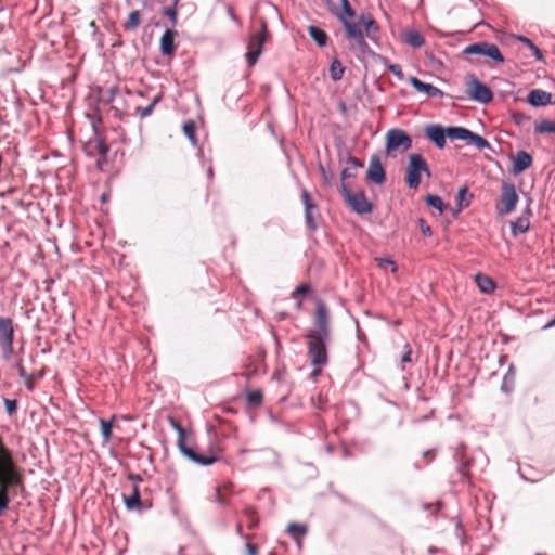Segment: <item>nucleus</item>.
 I'll return each instance as SVG.
<instances>
[{"label": "nucleus", "instance_id": "52", "mask_svg": "<svg viewBox=\"0 0 555 555\" xmlns=\"http://www.w3.org/2000/svg\"><path fill=\"white\" fill-rule=\"evenodd\" d=\"M17 371H18L20 376H22V377L26 376V371H25V369H24L22 363L17 364Z\"/></svg>", "mask_w": 555, "mask_h": 555}, {"label": "nucleus", "instance_id": "12", "mask_svg": "<svg viewBox=\"0 0 555 555\" xmlns=\"http://www.w3.org/2000/svg\"><path fill=\"white\" fill-rule=\"evenodd\" d=\"M465 54H480L485 55L491 60H493L496 63H503L504 57L499 50L498 46L494 43L489 42H479V43H473L465 48L464 50Z\"/></svg>", "mask_w": 555, "mask_h": 555}, {"label": "nucleus", "instance_id": "54", "mask_svg": "<svg viewBox=\"0 0 555 555\" xmlns=\"http://www.w3.org/2000/svg\"><path fill=\"white\" fill-rule=\"evenodd\" d=\"M554 325H555V318H554L552 321H550V322L544 326V328H551V327H553Z\"/></svg>", "mask_w": 555, "mask_h": 555}, {"label": "nucleus", "instance_id": "6", "mask_svg": "<svg viewBox=\"0 0 555 555\" xmlns=\"http://www.w3.org/2000/svg\"><path fill=\"white\" fill-rule=\"evenodd\" d=\"M412 147V139L402 129H391L386 134V153L396 157Z\"/></svg>", "mask_w": 555, "mask_h": 555}, {"label": "nucleus", "instance_id": "41", "mask_svg": "<svg viewBox=\"0 0 555 555\" xmlns=\"http://www.w3.org/2000/svg\"><path fill=\"white\" fill-rule=\"evenodd\" d=\"M310 291L311 287L308 284H301L294 289V292L292 293V297L295 299L299 296H305L309 294Z\"/></svg>", "mask_w": 555, "mask_h": 555}, {"label": "nucleus", "instance_id": "55", "mask_svg": "<svg viewBox=\"0 0 555 555\" xmlns=\"http://www.w3.org/2000/svg\"><path fill=\"white\" fill-rule=\"evenodd\" d=\"M179 2L180 0H172V4L169 8H175L178 10Z\"/></svg>", "mask_w": 555, "mask_h": 555}, {"label": "nucleus", "instance_id": "46", "mask_svg": "<svg viewBox=\"0 0 555 555\" xmlns=\"http://www.w3.org/2000/svg\"><path fill=\"white\" fill-rule=\"evenodd\" d=\"M418 223L421 225V232L424 236H431L433 232L430 227L424 221V219H420Z\"/></svg>", "mask_w": 555, "mask_h": 555}, {"label": "nucleus", "instance_id": "44", "mask_svg": "<svg viewBox=\"0 0 555 555\" xmlns=\"http://www.w3.org/2000/svg\"><path fill=\"white\" fill-rule=\"evenodd\" d=\"M376 261L378 263V267H380L383 269H387L388 267H390L392 272L397 271V264L390 259L379 258V259H376Z\"/></svg>", "mask_w": 555, "mask_h": 555}, {"label": "nucleus", "instance_id": "2", "mask_svg": "<svg viewBox=\"0 0 555 555\" xmlns=\"http://www.w3.org/2000/svg\"><path fill=\"white\" fill-rule=\"evenodd\" d=\"M305 338L307 343V354L311 365L314 367L312 375L317 376L320 374L322 367L327 364L328 357L326 341L330 339V337L307 333Z\"/></svg>", "mask_w": 555, "mask_h": 555}, {"label": "nucleus", "instance_id": "14", "mask_svg": "<svg viewBox=\"0 0 555 555\" xmlns=\"http://www.w3.org/2000/svg\"><path fill=\"white\" fill-rule=\"evenodd\" d=\"M366 178L376 184L385 182L386 173L378 155L371 156Z\"/></svg>", "mask_w": 555, "mask_h": 555}, {"label": "nucleus", "instance_id": "7", "mask_svg": "<svg viewBox=\"0 0 555 555\" xmlns=\"http://www.w3.org/2000/svg\"><path fill=\"white\" fill-rule=\"evenodd\" d=\"M519 196L513 183L504 182L501 186V196L496 204V212L500 216L512 212L518 203Z\"/></svg>", "mask_w": 555, "mask_h": 555}, {"label": "nucleus", "instance_id": "51", "mask_svg": "<svg viewBox=\"0 0 555 555\" xmlns=\"http://www.w3.org/2000/svg\"><path fill=\"white\" fill-rule=\"evenodd\" d=\"M215 494H216V500L219 502V503H224V499L221 494V491L219 488L216 489L215 491Z\"/></svg>", "mask_w": 555, "mask_h": 555}, {"label": "nucleus", "instance_id": "45", "mask_svg": "<svg viewBox=\"0 0 555 555\" xmlns=\"http://www.w3.org/2000/svg\"><path fill=\"white\" fill-rule=\"evenodd\" d=\"M389 72H391L399 80H402L404 78V74L402 70V67L399 64H389L388 65Z\"/></svg>", "mask_w": 555, "mask_h": 555}, {"label": "nucleus", "instance_id": "43", "mask_svg": "<svg viewBox=\"0 0 555 555\" xmlns=\"http://www.w3.org/2000/svg\"><path fill=\"white\" fill-rule=\"evenodd\" d=\"M5 411L9 415H13L17 410V401L11 399H4Z\"/></svg>", "mask_w": 555, "mask_h": 555}, {"label": "nucleus", "instance_id": "28", "mask_svg": "<svg viewBox=\"0 0 555 555\" xmlns=\"http://www.w3.org/2000/svg\"><path fill=\"white\" fill-rule=\"evenodd\" d=\"M141 23V14L138 10L130 12L126 23L124 24L125 30H134Z\"/></svg>", "mask_w": 555, "mask_h": 555}, {"label": "nucleus", "instance_id": "13", "mask_svg": "<svg viewBox=\"0 0 555 555\" xmlns=\"http://www.w3.org/2000/svg\"><path fill=\"white\" fill-rule=\"evenodd\" d=\"M13 325L10 318H0V345L5 359L13 352Z\"/></svg>", "mask_w": 555, "mask_h": 555}, {"label": "nucleus", "instance_id": "9", "mask_svg": "<svg viewBox=\"0 0 555 555\" xmlns=\"http://www.w3.org/2000/svg\"><path fill=\"white\" fill-rule=\"evenodd\" d=\"M466 93L469 99L481 104H488L493 99V93L490 88L481 83L474 76H470L466 81Z\"/></svg>", "mask_w": 555, "mask_h": 555}, {"label": "nucleus", "instance_id": "48", "mask_svg": "<svg viewBox=\"0 0 555 555\" xmlns=\"http://www.w3.org/2000/svg\"><path fill=\"white\" fill-rule=\"evenodd\" d=\"M246 553L247 555H258V547L256 544L246 543Z\"/></svg>", "mask_w": 555, "mask_h": 555}, {"label": "nucleus", "instance_id": "57", "mask_svg": "<svg viewBox=\"0 0 555 555\" xmlns=\"http://www.w3.org/2000/svg\"><path fill=\"white\" fill-rule=\"evenodd\" d=\"M424 455L430 459L433 457V454L430 452H426Z\"/></svg>", "mask_w": 555, "mask_h": 555}, {"label": "nucleus", "instance_id": "5", "mask_svg": "<svg viewBox=\"0 0 555 555\" xmlns=\"http://www.w3.org/2000/svg\"><path fill=\"white\" fill-rule=\"evenodd\" d=\"M421 173L430 177V170L426 160L420 154H410L405 169V181L410 189H417L421 184Z\"/></svg>", "mask_w": 555, "mask_h": 555}, {"label": "nucleus", "instance_id": "37", "mask_svg": "<svg viewBox=\"0 0 555 555\" xmlns=\"http://www.w3.org/2000/svg\"><path fill=\"white\" fill-rule=\"evenodd\" d=\"M518 39L531 50L538 60H543L542 51L529 38L519 36Z\"/></svg>", "mask_w": 555, "mask_h": 555}, {"label": "nucleus", "instance_id": "42", "mask_svg": "<svg viewBox=\"0 0 555 555\" xmlns=\"http://www.w3.org/2000/svg\"><path fill=\"white\" fill-rule=\"evenodd\" d=\"M300 196L305 208L317 209V205L312 203L310 194L307 190H302Z\"/></svg>", "mask_w": 555, "mask_h": 555}, {"label": "nucleus", "instance_id": "29", "mask_svg": "<svg viewBox=\"0 0 555 555\" xmlns=\"http://www.w3.org/2000/svg\"><path fill=\"white\" fill-rule=\"evenodd\" d=\"M262 364V358L259 356L249 357L248 358V364L247 369L248 372L246 373V376L250 378L253 375L258 374L260 366Z\"/></svg>", "mask_w": 555, "mask_h": 555}, {"label": "nucleus", "instance_id": "21", "mask_svg": "<svg viewBox=\"0 0 555 555\" xmlns=\"http://www.w3.org/2000/svg\"><path fill=\"white\" fill-rule=\"evenodd\" d=\"M124 502L129 511H141L143 508L139 486L137 483H132L130 494L124 495Z\"/></svg>", "mask_w": 555, "mask_h": 555}, {"label": "nucleus", "instance_id": "40", "mask_svg": "<svg viewBox=\"0 0 555 555\" xmlns=\"http://www.w3.org/2000/svg\"><path fill=\"white\" fill-rule=\"evenodd\" d=\"M163 14L170 20L172 26H175L177 24V18H178V10L177 9L166 7L163 9Z\"/></svg>", "mask_w": 555, "mask_h": 555}, {"label": "nucleus", "instance_id": "18", "mask_svg": "<svg viewBox=\"0 0 555 555\" xmlns=\"http://www.w3.org/2000/svg\"><path fill=\"white\" fill-rule=\"evenodd\" d=\"M409 81L413 86L414 89H416L418 92H423V93L427 94L430 98H442L443 96V92L439 88H437L430 83L423 82L422 80H420L416 77H410Z\"/></svg>", "mask_w": 555, "mask_h": 555}, {"label": "nucleus", "instance_id": "53", "mask_svg": "<svg viewBox=\"0 0 555 555\" xmlns=\"http://www.w3.org/2000/svg\"><path fill=\"white\" fill-rule=\"evenodd\" d=\"M526 116L524 114H516L514 119L516 122L520 124L522 119H525Z\"/></svg>", "mask_w": 555, "mask_h": 555}, {"label": "nucleus", "instance_id": "31", "mask_svg": "<svg viewBox=\"0 0 555 555\" xmlns=\"http://www.w3.org/2000/svg\"><path fill=\"white\" fill-rule=\"evenodd\" d=\"M535 133L543 134V133H555V121L550 120H541L540 122L535 124L534 127Z\"/></svg>", "mask_w": 555, "mask_h": 555}, {"label": "nucleus", "instance_id": "8", "mask_svg": "<svg viewBox=\"0 0 555 555\" xmlns=\"http://www.w3.org/2000/svg\"><path fill=\"white\" fill-rule=\"evenodd\" d=\"M314 328L308 333L319 334L323 337L331 336L330 321H328V309L324 301L318 300L315 305V311L313 315Z\"/></svg>", "mask_w": 555, "mask_h": 555}, {"label": "nucleus", "instance_id": "11", "mask_svg": "<svg viewBox=\"0 0 555 555\" xmlns=\"http://www.w3.org/2000/svg\"><path fill=\"white\" fill-rule=\"evenodd\" d=\"M448 138L451 140L466 141L467 143L476 146L479 150L489 147V143L485 138L463 127H454L449 129Z\"/></svg>", "mask_w": 555, "mask_h": 555}, {"label": "nucleus", "instance_id": "32", "mask_svg": "<svg viewBox=\"0 0 555 555\" xmlns=\"http://www.w3.org/2000/svg\"><path fill=\"white\" fill-rule=\"evenodd\" d=\"M246 400L250 406L257 408L262 403L263 392L260 389L249 391L246 396Z\"/></svg>", "mask_w": 555, "mask_h": 555}, {"label": "nucleus", "instance_id": "50", "mask_svg": "<svg viewBox=\"0 0 555 555\" xmlns=\"http://www.w3.org/2000/svg\"><path fill=\"white\" fill-rule=\"evenodd\" d=\"M128 479L131 480L133 483H137L139 486V482H142V477L138 474H129Z\"/></svg>", "mask_w": 555, "mask_h": 555}, {"label": "nucleus", "instance_id": "39", "mask_svg": "<svg viewBox=\"0 0 555 555\" xmlns=\"http://www.w3.org/2000/svg\"><path fill=\"white\" fill-rule=\"evenodd\" d=\"M468 195V190L466 188H461L457 192V202L459 207L462 209L463 207H467L469 205V201L466 199V196Z\"/></svg>", "mask_w": 555, "mask_h": 555}, {"label": "nucleus", "instance_id": "36", "mask_svg": "<svg viewBox=\"0 0 555 555\" xmlns=\"http://www.w3.org/2000/svg\"><path fill=\"white\" fill-rule=\"evenodd\" d=\"M425 202L427 203V205H429L433 208L439 210L440 212L443 211L444 204H443L442 199L438 195L428 194L425 197Z\"/></svg>", "mask_w": 555, "mask_h": 555}, {"label": "nucleus", "instance_id": "25", "mask_svg": "<svg viewBox=\"0 0 555 555\" xmlns=\"http://www.w3.org/2000/svg\"><path fill=\"white\" fill-rule=\"evenodd\" d=\"M116 416L113 415L109 420L100 418L101 435L104 443H108L112 439V430Z\"/></svg>", "mask_w": 555, "mask_h": 555}, {"label": "nucleus", "instance_id": "17", "mask_svg": "<svg viewBox=\"0 0 555 555\" xmlns=\"http://www.w3.org/2000/svg\"><path fill=\"white\" fill-rule=\"evenodd\" d=\"M552 98V93L545 90L533 89L529 92L527 102L534 107H541L551 104Z\"/></svg>", "mask_w": 555, "mask_h": 555}, {"label": "nucleus", "instance_id": "20", "mask_svg": "<svg viewBox=\"0 0 555 555\" xmlns=\"http://www.w3.org/2000/svg\"><path fill=\"white\" fill-rule=\"evenodd\" d=\"M177 31L172 29H166L160 38V51L164 55L170 56L176 51L175 39Z\"/></svg>", "mask_w": 555, "mask_h": 555}, {"label": "nucleus", "instance_id": "30", "mask_svg": "<svg viewBox=\"0 0 555 555\" xmlns=\"http://www.w3.org/2000/svg\"><path fill=\"white\" fill-rule=\"evenodd\" d=\"M162 96L160 95H156L149 105L144 106V107H141V106H138L135 108V114L139 115L141 118H145L147 116H150L156 104L160 101Z\"/></svg>", "mask_w": 555, "mask_h": 555}, {"label": "nucleus", "instance_id": "38", "mask_svg": "<svg viewBox=\"0 0 555 555\" xmlns=\"http://www.w3.org/2000/svg\"><path fill=\"white\" fill-rule=\"evenodd\" d=\"M314 210L315 209L305 208V221H306L307 227L312 231L317 229V222H315L314 215H313Z\"/></svg>", "mask_w": 555, "mask_h": 555}, {"label": "nucleus", "instance_id": "35", "mask_svg": "<svg viewBox=\"0 0 555 555\" xmlns=\"http://www.w3.org/2000/svg\"><path fill=\"white\" fill-rule=\"evenodd\" d=\"M529 229V221L524 218L517 219L515 222L512 223V232L514 235L517 233H525Z\"/></svg>", "mask_w": 555, "mask_h": 555}, {"label": "nucleus", "instance_id": "19", "mask_svg": "<svg viewBox=\"0 0 555 555\" xmlns=\"http://www.w3.org/2000/svg\"><path fill=\"white\" fill-rule=\"evenodd\" d=\"M532 162L531 155L526 151L517 152L516 156L513 158V173L518 175L524 172L532 165Z\"/></svg>", "mask_w": 555, "mask_h": 555}, {"label": "nucleus", "instance_id": "4", "mask_svg": "<svg viewBox=\"0 0 555 555\" xmlns=\"http://www.w3.org/2000/svg\"><path fill=\"white\" fill-rule=\"evenodd\" d=\"M269 38L268 24L264 20L260 21V29L255 34L250 35L247 52L245 54L248 65L251 67L256 64L259 55L262 53V48L267 39Z\"/></svg>", "mask_w": 555, "mask_h": 555}, {"label": "nucleus", "instance_id": "10", "mask_svg": "<svg viewBox=\"0 0 555 555\" xmlns=\"http://www.w3.org/2000/svg\"><path fill=\"white\" fill-rule=\"evenodd\" d=\"M341 194L349 206L358 214H369L372 211V205L366 199L363 192L352 193L346 183H341Z\"/></svg>", "mask_w": 555, "mask_h": 555}, {"label": "nucleus", "instance_id": "22", "mask_svg": "<svg viewBox=\"0 0 555 555\" xmlns=\"http://www.w3.org/2000/svg\"><path fill=\"white\" fill-rule=\"evenodd\" d=\"M362 166L363 164L358 158L349 156L347 159V166L340 173L341 183H345V180L347 179L354 178L358 173V169Z\"/></svg>", "mask_w": 555, "mask_h": 555}, {"label": "nucleus", "instance_id": "26", "mask_svg": "<svg viewBox=\"0 0 555 555\" xmlns=\"http://www.w3.org/2000/svg\"><path fill=\"white\" fill-rule=\"evenodd\" d=\"M308 34L317 42L318 46L324 47L326 44L328 37L323 29L317 26H309Z\"/></svg>", "mask_w": 555, "mask_h": 555}, {"label": "nucleus", "instance_id": "23", "mask_svg": "<svg viewBox=\"0 0 555 555\" xmlns=\"http://www.w3.org/2000/svg\"><path fill=\"white\" fill-rule=\"evenodd\" d=\"M475 281L479 291L483 294H491L496 287L495 282L490 276L481 273L475 275Z\"/></svg>", "mask_w": 555, "mask_h": 555}, {"label": "nucleus", "instance_id": "58", "mask_svg": "<svg viewBox=\"0 0 555 555\" xmlns=\"http://www.w3.org/2000/svg\"><path fill=\"white\" fill-rule=\"evenodd\" d=\"M301 307V301H298L297 308L299 309Z\"/></svg>", "mask_w": 555, "mask_h": 555}, {"label": "nucleus", "instance_id": "56", "mask_svg": "<svg viewBox=\"0 0 555 555\" xmlns=\"http://www.w3.org/2000/svg\"><path fill=\"white\" fill-rule=\"evenodd\" d=\"M212 175H214V172H212V168H209V169H208V176H209V177H212Z\"/></svg>", "mask_w": 555, "mask_h": 555}, {"label": "nucleus", "instance_id": "49", "mask_svg": "<svg viewBox=\"0 0 555 555\" xmlns=\"http://www.w3.org/2000/svg\"><path fill=\"white\" fill-rule=\"evenodd\" d=\"M404 348H405V352L402 356L401 361L403 363L411 362V353H412L411 348L408 344H405Z\"/></svg>", "mask_w": 555, "mask_h": 555}, {"label": "nucleus", "instance_id": "16", "mask_svg": "<svg viewBox=\"0 0 555 555\" xmlns=\"http://www.w3.org/2000/svg\"><path fill=\"white\" fill-rule=\"evenodd\" d=\"M23 489L24 483H14L12 481H0V516L9 507L10 493L16 489Z\"/></svg>", "mask_w": 555, "mask_h": 555}, {"label": "nucleus", "instance_id": "34", "mask_svg": "<svg viewBox=\"0 0 555 555\" xmlns=\"http://www.w3.org/2000/svg\"><path fill=\"white\" fill-rule=\"evenodd\" d=\"M183 133L185 137L192 142V144H196V126L193 120H189L183 124Z\"/></svg>", "mask_w": 555, "mask_h": 555}, {"label": "nucleus", "instance_id": "15", "mask_svg": "<svg viewBox=\"0 0 555 555\" xmlns=\"http://www.w3.org/2000/svg\"><path fill=\"white\" fill-rule=\"evenodd\" d=\"M452 127L442 128L439 125H428L425 128V134L438 149L446 146V138H448V131Z\"/></svg>", "mask_w": 555, "mask_h": 555}, {"label": "nucleus", "instance_id": "24", "mask_svg": "<svg viewBox=\"0 0 555 555\" xmlns=\"http://www.w3.org/2000/svg\"><path fill=\"white\" fill-rule=\"evenodd\" d=\"M403 41L412 48H421L425 42L423 35L414 29L403 33Z\"/></svg>", "mask_w": 555, "mask_h": 555}, {"label": "nucleus", "instance_id": "47", "mask_svg": "<svg viewBox=\"0 0 555 555\" xmlns=\"http://www.w3.org/2000/svg\"><path fill=\"white\" fill-rule=\"evenodd\" d=\"M94 143L100 154L105 155L108 152V146L104 143V141L96 139Z\"/></svg>", "mask_w": 555, "mask_h": 555}, {"label": "nucleus", "instance_id": "3", "mask_svg": "<svg viewBox=\"0 0 555 555\" xmlns=\"http://www.w3.org/2000/svg\"><path fill=\"white\" fill-rule=\"evenodd\" d=\"M172 427L179 433L178 447L181 453L194 463L203 466H208L217 462L220 457V449L210 450L208 454H199L185 443L184 429L175 418H169Z\"/></svg>", "mask_w": 555, "mask_h": 555}, {"label": "nucleus", "instance_id": "33", "mask_svg": "<svg viewBox=\"0 0 555 555\" xmlns=\"http://www.w3.org/2000/svg\"><path fill=\"white\" fill-rule=\"evenodd\" d=\"M287 532L295 539H300L307 533V527L302 524L292 522L287 527Z\"/></svg>", "mask_w": 555, "mask_h": 555}, {"label": "nucleus", "instance_id": "1", "mask_svg": "<svg viewBox=\"0 0 555 555\" xmlns=\"http://www.w3.org/2000/svg\"><path fill=\"white\" fill-rule=\"evenodd\" d=\"M341 8H330L331 12L338 18L345 29L346 38L350 41V48L364 52L367 49L364 35L360 29V25L364 27L366 36L375 40L377 39L379 27L376 21L370 16L362 14L358 22H353L356 16L354 10L348 0H339Z\"/></svg>", "mask_w": 555, "mask_h": 555}, {"label": "nucleus", "instance_id": "27", "mask_svg": "<svg viewBox=\"0 0 555 555\" xmlns=\"http://www.w3.org/2000/svg\"><path fill=\"white\" fill-rule=\"evenodd\" d=\"M344 72L345 67L343 66L341 62L337 59L333 60L330 65V76L332 80H340L343 78Z\"/></svg>", "mask_w": 555, "mask_h": 555}]
</instances>
